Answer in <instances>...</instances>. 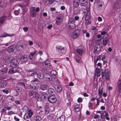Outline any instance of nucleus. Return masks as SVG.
I'll list each match as a JSON object with an SVG mask.
<instances>
[{
	"instance_id": "nucleus-52",
	"label": "nucleus",
	"mask_w": 121,
	"mask_h": 121,
	"mask_svg": "<svg viewBox=\"0 0 121 121\" xmlns=\"http://www.w3.org/2000/svg\"><path fill=\"white\" fill-rule=\"evenodd\" d=\"M118 94L121 96V88H118Z\"/></svg>"
},
{
	"instance_id": "nucleus-48",
	"label": "nucleus",
	"mask_w": 121,
	"mask_h": 121,
	"mask_svg": "<svg viewBox=\"0 0 121 121\" xmlns=\"http://www.w3.org/2000/svg\"><path fill=\"white\" fill-rule=\"evenodd\" d=\"M105 117L106 119L107 120H109L110 118L108 117V113H106L105 114Z\"/></svg>"
},
{
	"instance_id": "nucleus-41",
	"label": "nucleus",
	"mask_w": 121,
	"mask_h": 121,
	"mask_svg": "<svg viewBox=\"0 0 121 121\" xmlns=\"http://www.w3.org/2000/svg\"><path fill=\"white\" fill-rule=\"evenodd\" d=\"M36 51L35 50L34 52L31 53L29 56V57L31 59L33 58V56L36 53Z\"/></svg>"
},
{
	"instance_id": "nucleus-63",
	"label": "nucleus",
	"mask_w": 121,
	"mask_h": 121,
	"mask_svg": "<svg viewBox=\"0 0 121 121\" xmlns=\"http://www.w3.org/2000/svg\"><path fill=\"white\" fill-rule=\"evenodd\" d=\"M79 17L78 16H75L74 18V19L75 21L78 20L79 19Z\"/></svg>"
},
{
	"instance_id": "nucleus-29",
	"label": "nucleus",
	"mask_w": 121,
	"mask_h": 121,
	"mask_svg": "<svg viewBox=\"0 0 121 121\" xmlns=\"http://www.w3.org/2000/svg\"><path fill=\"white\" fill-rule=\"evenodd\" d=\"M101 59L103 62V64L104 65L107 63V57L106 56H103L102 58Z\"/></svg>"
},
{
	"instance_id": "nucleus-21",
	"label": "nucleus",
	"mask_w": 121,
	"mask_h": 121,
	"mask_svg": "<svg viewBox=\"0 0 121 121\" xmlns=\"http://www.w3.org/2000/svg\"><path fill=\"white\" fill-rule=\"evenodd\" d=\"M102 42L103 45L104 46H105L107 44L108 42V38L107 37H106L103 38Z\"/></svg>"
},
{
	"instance_id": "nucleus-40",
	"label": "nucleus",
	"mask_w": 121,
	"mask_h": 121,
	"mask_svg": "<svg viewBox=\"0 0 121 121\" xmlns=\"http://www.w3.org/2000/svg\"><path fill=\"white\" fill-rule=\"evenodd\" d=\"M44 80L46 81L49 82L51 80V77L49 75H48L47 77H46L44 79Z\"/></svg>"
},
{
	"instance_id": "nucleus-53",
	"label": "nucleus",
	"mask_w": 121,
	"mask_h": 121,
	"mask_svg": "<svg viewBox=\"0 0 121 121\" xmlns=\"http://www.w3.org/2000/svg\"><path fill=\"white\" fill-rule=\"evenodd\" d=\"M87 7L86 6H84L82 8V11L85 12L87 10Z\"/></svg>"
},
{
	"instance_id": "nucleus-19",
	"label": "nucleus",
	"mask_w": 121,
	"mask_h": 121,
	"mask_svg": "<svg viewBox=\"0 0 121 121\" xmlns=\"http://www.w3.org/2000/svg\"><path fill=\"white\" fill-rule=\"evenodd\" d=\"M88 2L87 0H81L80 1L81 6H85L87 4Z\"/></svg>"
},
{
	"instance_id": "nucleus-38",
	"label": "nucleus",
	"mask_w": 121,
	"mask_h": 121,
	"mask_svg": "<svg viewBox=\"0 0 121 121\" xmlns=\"http://www.w3.org/2000/svg\"><path fill=\"white\" fill-rule=\"evenodd\" d=\"M74 110L76 112H78L79 110V106L78 105H75L74 107Z\"/></svg>"
},
{
	"instance_id": "nucleus-51",
	"label": "nucleus",
	"mask_w": 121,
	"mask_h": 121,
	"mask_svg": "<svg viewBox=\"0 0 121 121\" xmlns=\"http://www.w3.org/2000/svg\"><path fill=\"white\" fill-rule=\"evenodd\" d=\"M15 113L13 111H9L8 112V114L9 115H11L13 114H15Z\"/></svg>"
},
{
	"instance_id": "nucleus-2",
	"label": "nucleus",
	"mask_w": 121,
	"mask_h": 121,
	"mask_svg": "<svg viewBox=\"0 0 121 121\" xmlns=\"http://www.w3.org/2000/svg\"><path fill=\"white\" fill-rule=\"evenodd\" d=\"M110 71L108 69H106L102 73V76L103 78L104 77L105 80L108 81L109 80L110 78Z\"/></svg>"
},
{
	"instance_id": "nucleus-56",
	"label": "nucleus",
	"mask_w": 121,
	"mask_h": 121,
	"mask_svg": "<svg viewBox=\"0 0 121 121\" xmlns=\"http://www.w3.org/2000/svg\"><path fill=\"white\" fill-rule=\"evenodd\" d=\"M29 0H26L23 3L24 4L23 5L24 6H25L26 5L28 4V2L29 1Z\"/></svg>"
},
{
	"instance_id": "nucleus-26",
	"label": "nucleus",
	"mask_w": 121,
	"mask_h": 121,
	"mask_svg": "<svg viewBox=\"0 0 121 121\" xmlns=\"http://www.w3.org/2000/svg\"><path fill=\"white\" fill-rule=\"evenodd\" d=\"M75 59L76 62L78 63H80L81 62V57L77 55L76 56Z\"/></svg>"
},
{
	"instance_id": "nucleus-57",
	"label": "nucleus",
	"mask_w": 121,
	"mask_h": 121,
	"mask_svg": "<svg viewBox=\"0 0 121 121\" xmlns=\"http://www.w3.org/2000/svg\"><path fill=\"white\" fill-rule=\"evenodd\" d=\"M23 29L24 31L26 32L28 30V29L27 27H25L23 28Z\"/></svg>"
},
{
	"instance_id": "nucleus-13",
	"label": "nucleus",
	"mask_w": 121,
	"mask_h": 121,
	"mask_svg": "<svg viewBox=\"0 0 121 121\" xmlns=\"http://www.w3.org/2000/svg\"><path fill=\"white\" fill-rule=\"evenodd\" d=\"M79 0H74L73 2V7L76 8L78 7L79 5Z\"/></svg>"
},
{
	"instance_id": "nucleus-32",
	"label": "nucleus",
	"mask_w": 121,
	"mask_h": 121,
	"mask_svg": "<svg viewBox=\"0 0 121 121\" xmlns=\"http://www.w3.org/2000/svg\"><path fill=\"white\" fill-rule=\"evenodd\" d=\"M100 49L99 47H95L94 48V52L95 53H97L99 52V51L100 50Z\"/></svg>"
},
{
	"instance_id": "nucleus-27",
	"label": "nucleus",
	"mask_w": 121,
	"mask_h": 121,
	"mask_svg": "<svg viewBox=\"0 0 121 121\" xmlns=\"http://www.w3.org/2000/svg\"><path fill=\"white\" fill-rule=\"evenodd\" d=\"M8 69L7 68H4L0 71V74L2 75L6 73Z\"/></svg>"
},
{
	"instance_id": "nucleus-59",
	"label": "nucleus",
	"mask_w": 121,
	"mask_h": 121,
	"mask_svg": "<svg viewBox=\"0 0 121 121\" xmlns=\"http://www.w3.org/2000/svg\"><path fill=\"white\" fill-rule=\"evenodd\" d=\"M14 119L16 121H19L20 120V119L17 118L16 116L14 117Z\"/></svg>"
},
{
	"instance_id": "nucleus-58",
	"label": "nucleus",
	"mask_w": 121,
	"mask_h": 121,
	"mask_svg": "<svg viewBox=\"0 0 121 121\" xmlns=\"http://www.w3.org/2000/svg\"><path fill=\"white\" fill-rule=\"evenodd\" d=\"M14 14L16 15H17L19 13V11L18 10H16L14 11Z\"/></svg>"
},
{
	"instance_id": "nucleus-23",
	"label": "nucleus",
	"mask_w": 121,
	"mask_h": 121,
	"mask_svg": "<svg viewBox=\"0 0 121 121\" xmlns=\"http://www.w3.org/2000/svg\"><path fill=\"white\" fill-rule=\"evenodd\" d=\"M43 64H44V65L46 67H49L50 66L51 64L50 63V61L48 60H46L43 63Z\"/></svg>"
},
{
	"instance_id": "nucleus-30",
	"label": "nucleus",
	"mask_w": 121,
	"mask_h": 121,
	"mask_svg": "<svg viewBox=\"0 0 121 121\" xmlns=\"http://www.w3.org/2000/svg\"><path fill=\"white\" fill-rule=\"evenodd\" d=\"M35 98L38 101H40L41 98L40 95L38 93H36L35 95Z\"/></svg>"
},
{
	"instance_id": "nucleus-9",
	"label": "nucleus",
	"mask_w": 121,
	"mask_h": 121,
	"mask_svg": "<svg viewBox=\"0 0 121 121\" xmlns=\"http://www.w3.org/2000/svg\"><path fill=\"white\" fill-rule=\"evenodd\" d=\"M18 62L17 60L15 59H12L11 61L10 65L11 66L14 67L17 66L18 64Z\"/></svg>"
},
{
	"instance_id": "nucleus-7",
	"label": "nucleus",
	"mask_w": 121,
	"mask_h": 121,
	"mask_svg": "<svg viewBox=\"0 0 121 121\" xmlns=\"http://www.w3.org/2000/svg\"><path fill=\"white\" fill-rule=\"evenodd\" d=\"M49 101L51 103H54L56 102V97L54 95H52L49 96L47 98Z\"/></svg>"
},
{
	"instance_id": "nucleus-12",
	"label": "nucleus",
	"mask_w": 121,
	"mask_h": 121,
	"mask_svg": "<svg viewBox=\"0 0 121 121\" xmlns=\"http://www.w3.org/2000/svg\"><path fill=\"white\" fill-rule=\"evenodd\" d=\"M30 87L33 89H36L38 88L37 84L34 82H32L30 84Z\"/></svg>"
},
{
	"instance_id": "nucleus-24",
	"label": "nucleus",
	"mask_w": 121,
	"mask_h": 121,
	"mask_svg": "<svg viewBox=\"0 0 121 121\" xmlns=\"http://www.w3.org/2000/svg\"><path fill=\"white\" fill-rule=\"evenodd\" d=\"M14 35V34H12L11 35H9L6 33H4L0 35V37H4L7 36H13Z\"/></svg>"
},
{
	"instance_id": "nucleus-16",
	"label": "nucleus",
	"mask_w": 121,
	"mask_h": 121,
	"mask_svg": "<svg viewBox=\"0 0 121 121\" xmlns=\"http://www.w3.org/2000/svg\"><path fill=\"white\" fill-rule=\"evenodd\" d=\"M41 95V97L43 99L47 100L48 97L47 95L45 92H41L40 93Z\"/></svg>"
},
{
	"instance_id": "nucleus-6",
	"label": "nucleus",
	"mask_w": 121,
	"mask_h": 121,
	"mask_svg": "<svg viewBox=\"0 0 121 121\" xmlns=\"http://www.w3.org/2000/svg\"><path fill=\"white\" fill-rule=\"evenodd\" d=\"M80 33V31L78 30H75L72 34L71 37L73 39H75L78 37Z\"/></svg>"
},
{
	"instance_id": "nucleus-54",
	"label": "nucleus",
	"mask_w": 121,
	"mask_h": 121,
	"mask_svg": "<svg viewBox=\"0 0 121 121\" xmlns=\"http://www.w3.org/2000/svg\"><path fill=\"white\" fill-rule=\"evenodd\" d=\"M50 112L49 110L48 109H47L45 110V113L46 114H48Z\"/></svg>"
},
{
	"instance_id": "nucleus-1",
	"label": "nucleus",
	"mask_w": 121,
	"mask_h": 121,
	"mask_svg": "<svg viewBox=\"0 0 121 121\" xmlns=\"http://www.w3.org/2000/svg\"><path fill=\"white\" fill-rule=\"evenodd\" d=\"M23 108L26 109L28 110L27 113L24 115V119L26 120V119L31 118L33 114V111L30 109H28V108L27 106H24Z\"/></svg>"
},
{
	"instance_id": "nucleus-43",
	"label": "nucleus",
	"mask_w": 121,
	"mask_h": 121,
	"mask_svg": "<svg viewBox=\"0 0 121 121\" xmlns=\"http://www.w3.org/2000/svg\"><path fill=\"white\" fill-rule=\"evenodd\" d=\"M100 117L101 119H98V120L99 121H104V116L103 115L101 114L100 115Z\"/></svg>"
},
{
	"instance_id": "nucleus-49",
	"label": "nucleus",
	"mask_w": 121,
	"mask_h": 121,
	"mask_svg": "<svg viewBox=\"0 0 121 121\" xmlns=\"http://www.w3.org/2000/svg\"><path fill=\"white\" fill-rule=\"evenodd\" d=\"M91 10L90 8L89 7L87 9V14L88 15L91 14Z\"/></svg>"
},
{
	"instance_id": "nucleus-35",
	"label": "nucleus",
	"mask_w": 121,
	"mask_h": 121,
	"mask_svg": "<svg viewBox=\"0 0 121 121\" xmlns=\"http://www.w3.org/2000/svg\"><path fill=\"white\" fill-rule=\"evenodd\" d=\"M12 59H13V58L12 57L7 58L5 60V61L6 62L8 63H11V61L12 60Z\"/></svg>"
},
{
	"instance_id": "nucleus-8",
	"label": "nucleus",
	"mask_w": 121,
	"mask_h": 121,
	"mask_svg": "<svg viewBox=\"0 0 121 121\" xmlns=\"http://www.w3.org/2000/svg\"><path fill=\"white\" fill-rule=\"evenodd\" d=\"M63 17L61 15H59L56 18V23L57 25L60 24L62 21Z\"/></svg>"
},
{
	"instance_id": "nucleus-64",
	"label": "nucleus",
	"mask_w": 121,
	"mask_h": 121,
	"mask_svg": "<svg viewBox=\"0 0 121 121\" xmlns=\"http://www.w3.org/2000/svg\"><path fill=\"white\" fill-rule=\"evenodd\" d=\"M99 117V115L97 114L95 115L94 117V118L95 119H96Z\"/></svg>"
},
{
	"instance_id": "nucleus-5",
	"label": "nucleus",
	"mask_w": 121,
	"mask_h": 121,
	"mask_svg": "<svg viewBox=\"0 0 121 121\" xmlns=\"http://www.w3.org/2000/svg\"><path fill=\"white\" fill-rule=\"evenodd\" d=\"M56 50L60 53H65L66 51V48L60 46H57L56 47Z\"/></svg>"
},
{
	"instance_id": "nucleus-60",
	"label": "nucleus",
	"mask_w": 121,
	"mask_h": 121,
	"mask_svg": "<svg viewBox=\"0 0 121 121\" xmlns=\"http://www.w3.org/2000/svg\"><path fill=\"white\" fill-rule=\"evenodd\" d=\"M55 0H48V3L49 4H52Z\"/></svg>"
},
{
	"instance_id": "nucleus-4",
	"label": "nucleus",
	"mask_w": 121,
	"mask_h": 121,
	"mask_svg": "<svg viewBox=\"0 0 121 121\" xmlns=\"http://www.w3.org/2000/svg\"><path fill=\"white\" fill-rule=\"evenodd\" d=\"M68 26L69 29H74L75 27L74 24V21L73 18L70 19L69 21Z\"/></svg>"
},
{
	"instance_id": "nucleus-42",
	"label": "nucleus",
	"mask_w": 121,
	"mask_h": 121,
	"mask_svg": "<svg viewBox=\"0 0 121 121\" xmlns=\"http://www.w3.org/2000/svg\"><path fill=\"white\" fill-rule=\"evenodd\" d=\"M41 119V117L39 115H38L36 117L35 121H40Z\"/></svg>"
},
{
	"instance_id": "nucleus-20",
	"label": "nucleus",
	"mask_w": 121,
	"mask_h": 121,
	"mask_svg": "<svg viewBox=\"0 0 121 121\" xmlns=\"http://www.w3.org/2000/svg\"><path fill=\"white\" fill-rule=\"evenodd\" d=\"M54 88L58 92H60L62 89L61 86L58 85H56L55 86Z\"/></svg>"
},
{
	"instance_id": "nucleus-50",
	"label": "nucleus",
	"mask_w": 121,
	"mask_h": 121,
	"mask_svg": "<svg viewBox=\"0 0 121 121\" xmlns=\"http://www.w3.org/2000/svg\"><path fill=\"white\" fill-rule=\"evenodd\" d=\"M82 99L81 97L77 99V101L79 103L82 102Z\"/></svg>"
},
{
	"instance_id": "nucleus-39",
	"label": "nucleus",
	"mask_w": 121,
	"mask_h": 121,
	"mask_svg": "<svg viewBox=\"0 0 121 121\" xmlns=\"http://www.w3.org/2000/svg\"><path fill=\"white\" fill-rule=\"evenodd\" d=\"M6 85V83L5 82H0V87H4Z\"/></svg>"
},
{
	"instance_id": "nucleus-25",
	"label": "nucleus",
	"mask_w": 121,
	"mask_h": 121,
	"mask_svg": "<svg viewBox=\"0 0 121 121\" xmlns=\"http://www.w3.org/2000/svg\"><path fill=\"white\" fill-rule=\"evenodd\" d=\"M65 117L64 116L62 115L59 117L57 119V121H65Z\"/></svg>"
},
{
	"instance_id": "nucleus-31",
	"label": "nucleus",
	"mask_w": 121,
	"mask_h": 121,
	"mask_svg": "<svg viewBox=\"0 0 121 121\" xmlns=\"http://www.w3.org/2000/svg\"><path fill=\"white\" fill-rule=\"evenodd\" d=\"M37 76L39 78L41 79H43L44 77V74L41 73H38Z\"/></svg>"
},
{
	"instance_id": "nucleus-61",
	"label": "nucleus",
	"mask_w": 121,
	"mask_h": 121,
	"mask_svg": "<svg viewBox=\"0 0 121 121\" xmlns=\"http://www.w3.org/2000/svg\"><path fill=\"white\" fill-rule=\"evenodd\" d=\"M91 29L93 30H95L96 29V28L95 26H93L91 27Z\"/></svg>"
},
{
	"instance_id": "nucleus-37",
	"label": "nucleus",
	"mask_w": 121,
	"mask_h": 121,
	"mask_svg": "<svg viewBox=\"0 0 121 121\" xmlns=\"http://www.w3.org/2000/svg\"><path fill=\"white\" fill-rule=\"evenodd\" d=\"M21 60L22 61H26L28 60V59L26 57L22 56L21 57Z\"/></svg>"
},
{
	"instance_id": "nucleus-18",
	"label": "nucleus",
	"mask_w": 121,
	"mask_h": 121,
	"mask_svg": "<svg viewBox=\"0 0 121 121\" xmlns=\"http://www.w3.org/2000/svg\"><path fill=\"white\" fill-rule=\"evenodd\" d=\"M49 88V87L47 84L42 85L41 86V89L43 90H47Z\"/></svg>"
},
{
	"instance_id": "nucleus-10",
	"label": "nucleus",
	"mask_w": 121,
	"mask_h": 121,
	"mask_svg": "<svg viewBox=\"0 0 121 121\" xmlns=\"http://www.w3.org/2000/svg\"><path fill=\"white\" fill-rule=\"evenodd\" d=\"M35 7H32L31 8L30 14L31 17H34L36 15V13L35 12Z\"/></svg>"
},
{
	"instance_id": "nucleus-62",
	"label": "nucleus",
	"mask_w": 121,
	"mask_h": 121,
	"mask_svg": "<svg viewBox=\"0 0 121 121\" xmlns=\"http://www.w3.org/2000/svg\"><path fill=\"white\" fill-rule=\"evenodd\" d=\"M88 107L90 108H91L92 107V103L89 102V103Z\"/></svg>"
},
{
	"instance_id": "nucleus-44",
	"label": "nucleus",
	"mask_w": 121,
	"mask_h": 121,
	"mask_svg": "<svg viewBox=\"0 0 121 121\" xmlns=\"http://www.w3.org/2000/svg\"><path fill=\"white\" fill-rule=\"evenodd\" d=\"M118 88H121V79H119L118 82Z\"/></svg>"
},
{
	"instance_id": "nucleus-17",
	"label": "nucleus",
	"mask_w": 121,
	"mask_h": 121,
	"mask_svg": "<svg viewBox=\"0 0 121 121\" xmlns=\"http://www.w3.org/2000/svg\"><path fill=\"white\" fill-rule=\"evenodd\" d=\"M7 18L6 16H3L0 18V26L4 23Z\"/></svg>"
},
{
	"instance_id": "nucleus-36",
	"label": "nucleus",
	"mask_w": 121,
	"mask_h": 121,
	"mask_svg": "<svg viewBox=\"0 0 121 121\" xmlns=\"http://www.w3.org/2000/svg\"><path fill=\"white\" fill-rule=\"evenodd\" d=\"M54 116V114H50L48 116L47 118L49 120H51L53 118Z\"/></svg>"
},
{
	"instance_id": "nucleus-34",
	"label": "nucleus",
	"mask_w": 121,
	"mask_h": 121,
	"mask_svg": "<svg viewBox=\"0 0 121 121\" xmlns=\"http://www.w3.org/2000/svg\"><path fill=\"white\" fill-rule=\"evenodd\" d=\"M48 92L49 94H52L54 93V89H53L50 88L48 89Z\"/></svg>"
},
{
	"instance_id": "nucleus-28",
	"label": "nucleus",
	"mask_w": 121,
	"mask_h": 121,
	"mask_svg": "<svg viewBox=\"0 0 121 121\" xmlns=\"http://www.w3.org/2000/svg\"><path fill=\"white\" fill-rule=\"evenodd\" d=\"M14 51V48L12 47H9L7 49V51L10 54H12Z\"/></svg>"
},
{
	"instance_id": "nucleus-14",
	"label": "nucleus",
	"mask_w": 121,
	"mask_h": 121,
	"mask_svg": "<svg viewBox=\"0 0 121 121\" xmlns=\"http://www.w3.org/2000/svg\"><path fill=\"white\" fill-rule=\"evenodd\" d=\"M13 68L10 69L9 70V73H14L16 72H18V70L17 69V68L13 67Z\"/></svg>"
},
{
	"instance_id": "nucleus-22",
	"label": "nucleus",
	"mask_w": 121,
	"mask_h": 121,
	"mask_svg": "<svg viewBox=\"0 0 121 121\" xmlns=\"http://www.w3.org/2000/svg\"><path fill=\"white\" fill-rule=\"evenodd\" d=\"M76 52L77 53L80 55H82L84 51L82 49L78 48L76 49Z\"/></svg>"
},
{
	"instance_id": "nucleus-46",
	"label": "nucleus",
	"mask_w": 121,
	"mask_h": 121,
	"mask_svg": "<svg viewBox=\"0 0 121 121\" xmlns=\"http://www.w3.org/2000/svg\"><path fill=\"white\" fill-rule=\"evenodd\" d=\"M51 73L52 75L54 76H55L57 74L56 71L54 70L52 71L51 72Z\"/></svg>"
},
{
	"instance_id": "nucleus-15",
	"label": "nucleus",
	"mask_w": 121,
	"mask_h": 121,
	"mask_svg": "<svg viewBox=\"0 0 121 121\" xmlns=\"http://www.w3.org/2000/svg\"><path fill=\"white\" fill-rule=\"evenodd\" d=\"M91 14L88 15L86 14V16L85 20L87 24H89L91 22L90 21V19Z\"/></svg>"
},
{
	"instance_id": "nucleus-11",
	"label": "nucleus",
	"mask_w": 121,
	"mask_h": 121,
	"mask_svg": "<svg viewBox=\"0 0 121 121\" xmlns=\"http://www.w3.org/2000/svg\"><path fill=\"white\" fill-rule=\"evenodd\" d=\"M100 76V70L99 68H96L95 71V74L94 76V79H95L96 76L99 77Z\"/></svg>"
},
{
	"instance_id": "nucleus-33",
	"label": "nucleus",
	"mask_w": 121,
	"mask_h": 121,
	"mask_svg": "<svg viewBox=\"0 0 121 121\" xmlns=\"http://www.w3.org/2000/svg\"><path fill=\"white\" fill-rule=\"evenodd\" d=\"M104 4L103 3H101L98 6V10H102L103 9V5Z\"/></svg>"
},
{
	"instance_id": "nucleus-47",
	"label": "nucleus",
	"mask_w": 121,
	"mask_h": 121,
	"mask_svg": "<svg viewBox=\"0 0 121 121\" xmlns=\"http://www.w3.org/2000/svg\"><path fill=\"white\" fill-rule=\"evenodd\" d=\"M8 99L9 100H11L12 101H13L14 100V98L11 96H9L8 97Z\"/></svg>"
},
{
	"instance_id": "nucleus-55",
	"label": "nucleus",
	"mask_w": 121,
	"mask_h": 121,
	"mask_svg": "<svg viewBox=\"0 0 121 121\" xmlns=\"http://www.w3.org/2000/svg\"><path fill=\"white\" fill-rule=\"evenodd\" d=\"M2 91L3 93H5L6 94H8L9 93V91L8 90H3Z\"/></svg>"
},
{
	"instance_id": "nucleus-3",
	"label": "nucleus",
	"mask_w": 121,
	"mask_h": 121,
	"mask_svg": "<svg viewBox=\"0 0 121 121\" xmlns=\"http://www.w3.org/2000/svg\"><path fill=\"white\" fill-rule=\"evenodd\" d=\"M119 2L116 1L114 3V5L113 8V10L111 12L112 15L114 16L115 15V13L117 11L118 9L119 8Z\"/></svg>"
},
{
	"instance_id": "nucleus-45",
	"label": "nucleus",
	"mask_w": 121,
	"mask_h": 121,
	"mask_svg": "<svg viewBox=\"0 0 121 121\" xmlns=\"http://www.w3.org/2000/svg\"><path fill=\"white\" fill-rule=\"evenodd\" d=\"M18 85L21 86H22L25 87L24 83L23 82H20L17 84Z\"/></svg>"
}]
</instances>
